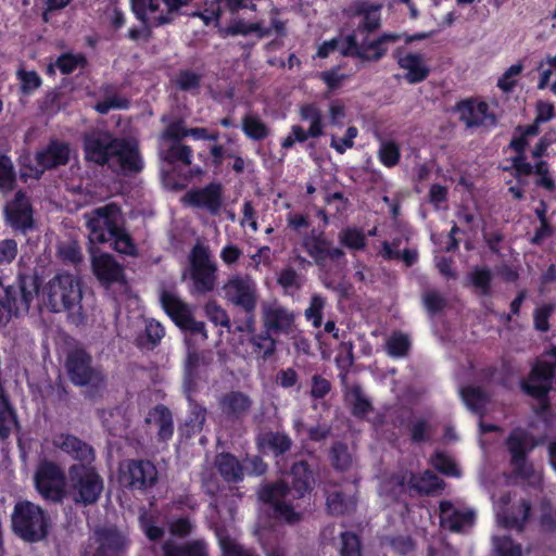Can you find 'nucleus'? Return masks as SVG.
I'll return each instance as SVG.
<instances>
[{
    "instance_id": "1",
    "label": "nucleus",
    "mask_w": 556,
    "mask_h": 556,
    "mask_svg": "<svg viewBox=\"0 0 556 556\" xmlns=\"http://www.w3.org/2000/svg\"><path fill=\"white\" fill-rule=\"evenodd\" d=\"M89 244H103L112 241V249L119 254L137 256L138 248L123 225L121 206L115 202L98 206L85 213Z\"/></svg>"
},
{
    "instance_id": "2",
    "label": "nucleus",
    "mask_w": 556,
    "mask_h": 556,
    "mask_svg": "<svg viewBox=\"0 0 556 556\" xmlns=\"http://www.w3.org/2000/svg\"><path fill=\"white\" fill-rule=\"evenodd\" d=\"M83 149L86 161L99 166L109 164L115 157L124 173H139L143 168L137 144L114 137L109 131L87 134Z\"/></svg>"
},
{
    "instance_id": "3",
    "label": "nucleus",
    "mask_w": 556,
    "mask_h": 556,
    "mask_svg": "<svg viewBox=\"0 0 556 556\" xmlns=\"http://www.w3.org/2000/svg\"><path fill=\"white\" fill-rule=\"evenodd\" d=\"M50 516L41 506L28 500L15 502L11 513V530L27 543H38L49 534Z\"/></svg>"
},
{
    "instance_id": "4",
    "label": "nucleus",
    "mask_w": 556,
    "mask_h": 556,
    "mask_svg": "<svg viewBox=\"0 0 556 556\" xmlns=\"http://www.w3.org/2000/svg\"><path fill=\"white\" fill-rule=\"evenodd\" d=\"M38 291V282L33 277L20 276L16 286H5L0 277V326L20 313H28Z\"/></svg>"
},
{
    "instance_id": "5",
    "label": "nucleus",
    "mask_w": 556,
    "mask_h": 556,
    "mask_svg": "<svg viewBox=\"0 0 556 556\" xmlns=\"http://www.w3.org/2000/svg\"><path fill=\"white\" fill-rule=\"evenodd\" d=\"M68 483L74 503L85 507L96 504L104 489L103 478L96 467L86 464L70 466Z\"/></svg>"
},
{
    "instance_id": "6",
    "label": "nucleus",
    "mask_w": 556,
    "mask_h": 556,
    "mask_svg": "<svg viewBox=\"0 0 556 556\" xmlns=\"http://www.w3.org/2000/svg\"><path fill=\"white\" fill-rule=\"evenodd\" d=\"M81 296L79 280L68 273L56 275L42 290L43 303L54 313L70 311L79 305Z\"/></svg>"
},
{
    "instance_id": "7",
    "label": "nucleus",
    "mask_w": 556,
    "mask_h": 556,
    "mask_svg": "<svg viewBox=\"0 0 556 556\" xmlns=\"http://www.w3.org/2000/svg\"><path fill=\"white\" fill-rule=\"evenodd\" d=\"M290 494V485L282 479L264 483L257 491L258 500L268 506L274 519L293 526L302 520V514L295 511L293 504L287 501Z\"/></svg>"
},
{
    "instance_id": "8",
    "label": "nucleus",
    "mask_w": 556,
    "mask_h": 556,
    "mask_svg": "<svg viewBox=\"0 0 556 556\" xmlns=\"http://www.w3.org/2000/svg\"><path fill=\"white\" fill-rule=\"evenodd\" d=\"M504 444L509 454V464L514 475L521 479H530L534 469L528 457L540 444V441L527 429L516 427L510 430Z\"/></svg>"
},
{
    "instance_id": "9",
    "label": "nucleus",
    "mask_w": 556,
    "mask_h": 556,
    "mask_svg": "<svg viewBox=\"0 0 556 556\" xmlns=\"http://www.w3.org/2000/svg\"><path fill=\"white\" fill-rule=\"evenodd\" d=\"M159 471L153 462L142 458L126 459L119 465L118 481L131 492L147 494L155 486Z\"/></svg>"
},
{
    "instance_id": "10",
    "label": "nucleus",
    "mask_w": 556,
    "mask_h": 556,
    "mask_svg": "<svg viewBox=\"0 0 556 556\" xmlns=\"http://www.w3.org/2000/svg\"><path fill=\"white\" fill-rule=\"evenodd\" d=\"M65 369L70 381L77 387L99 386L104 381L101 370L92 366L90 353L79 346L67 352Z\"/></svg>"
},
{
    "instance_id": "11",
    "label": "nucleus",
    "mask_w": 556,
    "mask_h": 556,
    "mask_svg": "<svg viewBox=\"0 0 556 556\" xmlns=\"http://www.w3.org/2000/svg\"><path fill=\"white\" fill-rule=\"evenodd\" d=\"M190 278L195 292H212L216 285L217 266L211 261L208 247L197 243L189 254Z\"/></svg>"
},
{
    "instance_id": "12",
    "label": "nucleus",
    "mask_w": 556,
    "mask_h": 556,
    "mask_svg": "<svg viewBox=\"0 0 556 556\" xmlns=\"http://www.w3.org/2000/svg\"><path fill=\"white\" fill-rule=\"evenodd\" d=\"M211 363L212 357L208 353L195 349L188 350L182 368V391L186 399L194 397L201 382L207 381V367Z\"/></svg>"
},
{
    "instance_id": "13",
    "label": "nucleus",
    "mask_w": 556,
    "mask_h": 556,
    "mask_svg": "<svg viewBox=\"0 0 556 556\" xmlns=\"http://www.w3.org/2000/svg\"><path fill=\"white\" fill-rule=\"evenodd\" d=\"M252 399L242 391L231 390L217 400L218 418L222 425L235 427L241 425L252 409Z\"/></svg>"
},
{
    "instance_id": "14",
    "label": "nucleus",
    "mask_w": 556,
    "mask_h": 556,
    "mask_svg": "<svg viewBox=\"0 0 556 556\" xmlns=\"http://www.w3.org/2000/svg\"><path fill=\"white\" fill-rule=\"evenodd\" d=\"M225 298L245 314L255 312L257 305V286L249 276L233 275L223 287Z\"/></svg>"
},
{
    "instance_id": "15",
    "label": "nucleus",
    "mask_w": 556,
    "mask_h": 556,
    "mask_svg": "<svg viewBox=\"0 0 556 556\" xmlns=\"http://www.w3.org/2000/svg\"><path fill=\"white\" fill-rule=\"evenodd\" d=\"M35 485L45 500L59 503L65 495L64 471L55 463L45 462L35 473Z\"/></svg>"
},
{
    "instance_id": "16",
    "label": "nucleus",
    "mask_w": 556,
    "mask_h": 556,
    "mask_svg": "<svg viewBox=\"0 0 556 556\" xmlns=\"http://www.w3.org/2000/svg\"><path fill=\"white\" fill-rule=\"evenodd\" d=\"M96 244H89L91 255V269L100 285L110 288L114 283L127 285V279L123 265H121L112 254H97Z\"/></svg>"
},
{
    "instance_id": "17",
    "label": "nucleus",
    "mask_w": 556,
    "mask_h": 556,
    "mask_svg": "<svg viewBox=\"0 0 556 556\" xmlns=\"http://www.w3.org/2000/svg\"><path fill=\"white\" fill-rule=\"evenodd\" d=\"M556 366L548 361H536L528 376L520 380L519 387L527 396H545L554 390L553 380Z\"/></svg>"
},
{
    "instance_id": "18",
    "label": "nucleus",
    "mask_w": 556,
    "mask_h": 556,
    "mask_svg": "<svg viewBox=\"0 0 556 556\" xmlns=\"http://www.w3.org/2000/svg\"><path fill=\"white\" fill-rule=\"evenodd\" d=\"M186 206L201 208L215 216L220 213L224 203V188L218 181H212L202 188H191L181 198Z\"/></svg>"
},
{
    "instance_id": "19",
    "label": "nucleus",
    "mask_w": 556,
    "mask_h": 556,
    "mask_svg": "<svg viewBox=\"0 0 556 556\" xmlns=\"http://www.w3.org/2000/svg\"><path fill=\"white\" fill-rule=\"evenodd\" d=\"M510 162L511 166L504 167L503 170L508 172L513 169V176L518 180V182L522 184V178L534 174L539 176L535 181L538 187L544 188L547 191L555 190L556 184L549 174V167L546 161L539 160L535 164H531L528 162L527 156H513L510 157Z\"/></svg>"
},
{
    "instance_id": "20",
    "label": "nucleus",
    "mask_w": 556,
    "mask_h": 556,
    "mask_svg": "<svg viewBox=\"0 0 556 556\" xmlns=\"http://www.w3.org/2000/svg\"><path fill=\"white\" fill-rule=\"evenodd\" d=\"M70 143L58 139H51L47 147L38 150L35 154V161L39 168H30L35 179H40L45 170L64 166L70 162Z\"/></svg>"
},
{
    "instance_id": "21",
    "label": "nucleus",
    "mask_w": 556,
    "mask_h": 556,
    "mask_svg": "<svg viewBox=\"0 0 556 556\" xmlns=\"http://www.w3.org/2000/svg\"><path fill=\"white\" fill-rule=\"evenodd\" d=\"M381 3L368 0H355L345 10V14L351 18L362 17L356 26V31L358 34L370 35L381 27Z\"/></svg>"
},
{
    "instance_id": "22",
    "label": "nucleus",
    "mask_w": 556,
    "mask_h": 556,
    "mask_svg": "<svg viewBox=\"0 0 556 556\" xmlns=\"http://www.w3.org/2000/svg\"><path fill=\"white\" fill-rule=\"evenodd\" d=\"M302 247L317 266H325L327 261H339L344 256L342 249L333 247L324 232L316 233L315 229L303 237Z\"/></svg>"
},
{
    "instance_id": "23",
    "label": "nucleus",
    "mask_w": 556,
    "mask_h": 556,
    "mask_svg": "<svg viewBox=\"0 0 556 556\" xmlns=\"http://www.w3.org/2000/svg\"><path fill=\"white\" fill-rule=\"evenodd\" d=\"M262 324L263 328L273 334H287L294 324V314L276 302L263 303Z\"/></svg>"
},
{
    "instance_id": "24",
    "label": "nucleus",
    "mask_w": 556,
    "mask_h": 556,
    "mask_svg": "<svg viewBox=\"0 0 556 556\" xmlns=\"http://www.w3.org/2000/svg\"><path fill=\"white\" fill-rule=\"evenodd\" d=\"M5 215L14 230L26 233L34 227L33 207L22 190L17 191L13 201L7 205Z\"/></svg>"
},
{
    "instance_id": "25",
    "label": "nucleus",
    "mask_w": 556,
    "mask_h": 556,
    "mask_svg": "<svg viewBox=\"0 0 556 556\" xmlns=\"http://www.w3.org/2000/svg\"><path fill=\"white\" fill-rule=\"evenodd\" d=\"M400 68L405 70V80L410 85H416L426 80L430 75V68L425 63L420 53L409 52L403 54V48H397L393 53Z\"/></svg>"
},
{
    "instance_id": "26",
    "label": "nucleus",
    "mask_w": 556,
    "mask_h": 556,
    "mask_svg": "<svg viewBox=\"0 0 556 556\" xmlns=\"http://www.w3.org/2000/svg\"><path fill=\"white\" fill-rule=\"evenodd\" d=\"M97 547L92 556H122L127 539L115 527L100 528L94 532Z\"/></svg>"
},
{
    "instance_id": "27",
    "label": "nucleus",
    "mask_w": 556,
    "mask_h": 556,
    "mask_svg": "<svg viewBox=\"0 0 556 556\" xmlns=\"http://www.w3.org/2000/svg\"><path fill=\"white\" fill-rule=\"evenodd\" d=\"M53 445L80 464L91 465L96 457L93 447L74 434L60 433L55 435Z\"/></svg>"
},
{
    "instance_id": "28",
    "label": "nucleus",
    "mask_w": 556,
    "mask_h": 556,
    "mask_svg": "<svg viewBox=\"0 0 556 556\" xmlns=\"http://www.w3.org/2000/svg\"><path fill=\"white\" fill-rule=\"evenodd\" d=\"M459 110L460 118L467 127L495 126L497 124L496 115L490 112L489 104L485 101L478 103L465 101Z\"/></svg>"
},
{
    "instance_id": "29",
    "label": "nucleus",
    "mask_w": 556,
    "mask_h": 556,
    "mask_svg": "<svg viewBox=\"0 0 556 556\" xmlns=\"http://www.w3.org/2000/svg\"><path fill=\"white\" fill-rule=\"evenodd\" d=\"M291 475V494L295 500L303 498L311 493L315 484L314 472L306 460L293 463L290 469Z\"/></svg>"
},
{
    "instance_id": "30",
    "label": "nucleus",
    "mask_w": 556,
    "mask_h": 556,
    "mask_svg": "<svg viewBox=\"0 0 556 556\" xmlns=\"http://www.w3.org/2000/svg\"><path fill=\"white\" fill-rule=\"evenodd\" d=\"M146 422L156 428V439L160 443H168L174 435V417L172 410L164 404L152 407L146 417Z\"/></svg>"
},
{
    "instance_id": "31",
    "label": "nucleus",
    "mask_w": 556,
    "mask_h": 556,
    "mask_svg": "<svg viewBox=\"0 0 556 556\" xmlns=\"http://www.w3.org/2000/svg\"><path fill=\"white\" fill-rule=\"evenodd\" d=\"M162 308L179 329H186V324L193 316L187 303L174 292L162 290L160 294Z\"/></svg>"
},
{
    "instance_id": "32",
    "label": "nucleus",
    "mask_w": 556,
    "mask_h": 556,
    "mask_svg": "<svg viewBox=\"0 0 556 556\" xmlns=\"http://www.w3.org/2000/svg\"><path fill=\"white\" fill-rule=\"evenodd\" d=\"M162 308L179 329H186V324L193 316L187 303L174 292L162 290L160 294Z\"/></svg>"
},
{
    "instance_id": "33",
    "label": "nucleus",
    "mask_w": 556,
    "mask_h": 556,
    "mask_svg": "<svg viewBox=\"0 0 556 556\" xmlns=\"http://www.w3.org/2000/svg\"><path fill=\"white\" fill-rule=\"evenodd\" d=\"M162 308L179 329H186V324L193 316L187 303L174 292L162 290L160 294Z\"/></svg>"
},
{
    "instance_id": "34",
    "label": "nucleus",
    "mask_w": 556,
    "mask_h": 556,
    "mask_svg": "<svg viewBox=\"0 0 556 556\" xmlns=\"http://www.w3.org/2000/svg\"><path fill=\"white\" fill-rule=\"evenodd\" d=\"M163 556H210L205 539H195L184 543L167 540L162 544Z\"/></svg>"
},
{
    "instance_id": "35",
    "label": "nucleus",
    "mask_w": 556,
    "mask_h": 556,
    "mask_svg": "<svg viewBox=\"0 0 556 556\" xmlns=\"http://www.w3.org/2000/svg\"><path fill=\"white\" fill-rule=\"evenodd\" d=\"M186 400L189 404V410L185 422L179 426L178 430L182 438L191 439L203 430L207 410L205 406L197 402L194 397Z\"/></svg>"
},
{
    "instance_id": "36",
    "label": "nucleus",
    "mask_w": 556,
    "mask_h": 556,
    "mask_svg": "<svg viewBox=\"0 0 556 556\" xmlns=\"http://www.w3.org/2000/svg\"><path fill=\"white\" fill-rule=\"evenodd\" d=\"M532 505L527 498H520L511 504L502 518V523L507 529L522 532L531 516Z\"/></svg>"
},
{
    "instance_id": "37",
    "label": "nucleus",
    "mask_w": 556,
    "mask_h": 556,
    "mask_svg": "<svg viewBox=\"0 0 556 556\" xmlns=\"http://www.w3.org/2000/svg\"><path fill=\"white\" fill-rule=\"evenodd\" d=\"M215 467L227 483H239L244 478V468L231 453L223 452L215 457Z\"/></svg>"
},
{
    "instance_id": "38",
    "label": "nucleus",
    "mask_w": 556,
    "mask_h": 556,
    "mask_svg": "<svg viewBox=\"0 0 556 556\" xmlns=\"http://www.w3.org/2000/svg\"><path fill=\"white\" fill-rule=\"evenodd\" d=\"M203 67L180 68L172 79L173 86L182 92L199 93L204 78Z\"/></svg>"
},
{
    "instance_id": "39",
    "label": "nucleus",
    "mask_w": 556,
    "mask_h": 556,
    "mask_svg": "<svg viewBox=\"0 0 556 556\" xmlns=\"http://www.w3.org/2000/svg\"><path fill=\"white\" fill-rule=\"evenodd\" d=\"M441 522L453 532H459L473 522V513L453 510L451 502L440 503Z\"/></svg>"
},
{
    "instance_id": "40",
    "label": "nucleus",
    "mask_w": 556,
    "mask_h": 556,
    "mask_svg": "<svg viewBox=\"0 0 556 556\" xmlns=\"http://www.w3.org/2000/svg\"><path fill=\"white\" fill-rule=\"evenodd\" d=\"M292 444L290 435L280 431H267L258 438V445L263 450H268L276 458L287 454Z\"/></svg>"
},
{
    "instance_id": "41",
    "label": "nucleus",
    "mask_w": 556,
    "mask_h": 556,
    "mask_svg": "<svg viewBox=\"0 0 556 556\" xmlns=\"http://www.w3.org/2000/svg\"><path fill=\"white\" fill-rule=\"evenodd\" d=\"M326 506L332 516H344L355 511L357 500L355 495L348 494L342 490H334L327 494Z\"/></svg>"
},
{
    "instance_id": "42",
    "label": "nucleus",
    "mask_w": 556,
    "mask_h": 556,
    "mask_svg": "<svg viewBox=\"0 0 556 556\" xmlns=\"http://www.w3.org/2000/svg\"><path fill=\"white\" fill-rule=\"evenodd\" d=\"M407 484L409 489L425 495H429L435 491L443 490L445 486L444 480L430 469L425 470L419 476L410 472Z\"/></svg>"
},
{
    "instance_id": "43",
    "label": "nucleus",
    "mask_w": 556,
    "mask_h": 556,
    "mask_svg": "<svg viewBox=\"0 0 556 556\" xmlns=\"http://www.w3.org/2000/svg\"><path fill=\"white\" fill-rule=\"evenodd\" d=\"M402 39V35L397 33H382L370 41L364 40V49L368 53L367 59L362 61L377 62L381 60L388 52V43H394Z\"/></svg>"
},
{
    "instance_id": "44",
    "label": "nucleus",
    "mask_w": 556,
    "mask_h": 556,
    "mask_svg": "<svg viewBox=\"0 0 556 556\" xmlns=\"http://www.w3.org/2000/svg\"><path fill=\"white\" fill-rule=\"evenodd\" d=\"M249 343L252 346V352L264 362L269 359L277 349V339L264 328L261 332L250 336Z\"/></svg>"
},
{
    "instance_id": "45",
    "label": "nucleus",
    "mask_w": 556,
    "mask_h": 556,
    "mask_svg": "<svg viewBox=\"0 0 556 556\" xmlns=\"http://www.w3.org/2000/svg\"><path fill=\"white\" fill-rule=\"evenodd\" d=\"M540 125L541 123L534 118L532 124L527 126L518 125L515 128L516 134L513 136L508 144V149L516 153L514 156H527L526 150L527 147L529 146L528 138L539 135Z\"/></svg>"
},
{
    "instance_id": "46",
    "label": "nucleus",
    "mask_w": 556,
    "mask_h": 556,
    "mask_svg": "<svg viewBox=\"0 0 556 556\" xmlns=\"http://www.w3.org/2000/svg\"><path fill=\"white\" fill-rule=\"evenodd\" d=\"M460 395L469 410L480 416L484 415L490 396L481 387H464Z\"/></svg>"
},
{
    "instance_id": "47",
    "label": "nucleus",
    "mask_w": 556,
    "mask_h": 556,
    "mask_svg": "<svg viewBox=\"0 0 556 556\" xmlns=\"http://www.w3.org/2000/svg\"><path fill=\"white\" fill-rule=\"evenodd\" d=\"M241 128L243 134L253 141H262L266 139L270 129L262 118L252 113H247L241 119Z\"/></svg>"
},
{
    "instance_id": "48",
    "label": "nucleus",
    "mask_w": 556,
    "mask_h": 556,
    "mask_svg": "<svg viewBox=\"0 0 556 556\" xmlns=\"http://www.w3.org/2000/svg\"><path fill=\"white\" fill-rule=\"evenodd\" d=\"M299 115L301 121L309 123L311 137L319 138L324 135V118L320 109L316 103H305L300 106Z\"/></svg>"
},
{
    "instance_id": "49",
    "label": "nucleus",
    "mask_w": 556,
    "mask_h": 556,
    "mask_svg": "<svg viewBox=\"0 0 556 556\" xmlns=\"http://www.w3.org/2000/svg\"><path fill=\"white\" fill-rule=\"evenodd\" d=\"M468 279L470 285L477 290L480 296L492 295L493 275L489 267H473V269L468 275Z\"/></svg>"
},
{
    "instance_id": "50",
    "label": "nucleus",
    "mask_w": 556,
    "mask_h": 556,
    "mask_svg": "<svg viewBox=\"0 0 556 556\" xmlns=\"http://www.w3.org/2000/svg\"><path fill=\"white\" fill-rule=\"evenodd\" d=\"M276 281L286 295H293L303 287L301 275L292 266L283 267L278 273Z\"/></svg>"
},
{
    "instance_id": "51",
    "label": "nucleus",
    "mask_w": 556,
    "mask_h": 556,
    "mask_svg": "<svg viewBox=\"0 0 556 556\" xmlns=\"http://www.w3.org/2000/svg\"><path fill=\"white\" fill-rule=\"evenodd\" d=\"M346 401L351 402V413L354 417L362 419L372 410L371 402L363 394L359 386H352L348 394Z\"/></svg>"
},
{
    "instance_id": "52",
    "label": "nucleus",
    "mask_w": 556,
    "mask_h": 556,
    "mask_svg": "<svg viewBox=\"0 0 556 556\" xmlns=\"http://www.w3.org/2000/svg\"><path fill=\"white\" fill-rule=\"evenodd\" d=\"M88 64L87 58L83 53H62L54 62V65L63 75L74 73L78 67L85 68Z\"/></svg>"
},
{
    "instance_id": "53",
    "label": "nucleus",
    "mask_w": 556,
    "mask_h": 556,
    "mask_svg": "<svg viewBox=\"0 0 556 556\" xmlns=\"http://www.w3.org/2000/svg\"><path fill=\"white\" fill-rule=\"evenodd\" d=\"M379 162L388 168H392L400 163L401 149L394 140H382L378 150Z\"/></svg>"
},
{
    "instance_id": "54",
    "label": "nucleus",
    "mask_w": 556,
    "mask_h": 556,
    "mask_svg": "<svg viewBox=\"0 0 556 556\" xmlns=\"http://www.w3.org/2000/svg\"><path fill=\"white\" fill-rule=\"evenodd\" d=\"M340 243L355 251H361L366 247V237L361 228L346 227L339 232Z\"/></svg>"
},
{
    "instance_id": "55",
    "label": "nucleus",
    "mask_w": 556,
    "mask_h": 556,
    "mask_svg": "<svg viewBox=\"0 0 556 556\" xmlns=\"http://www.w3.org/2000/svg\"><path fill=\"white\" fill-rule=\"evenodd\" d=\"M340 53L342 56H352L359 60L368 58V53H366V49H364V40L362 43L357 41L356 29L344 38H341Z\"/></svg>"
},
{
    "instance_id": "56",
    "label": "nucleus",
    "mask_w": 556,
    "mask_h": 556,
    "mask_svg": "<svg viewBox=\"0 0 556 556\" xmlns=\"http://www.w3.org/2000/svg\"><path fill=\"white\" fill-rule=\"evenodd\" d=\"M326 306V299L318 293L311 296L309 305L304 312L305 318L312 323L314 328H319L323 325V312Z\"/></svg>"
},
{
    "instance_id": "57",
    "label": "nucleus",
    "mask_w": 556,
    "mask_h": 556,
    "mask_svg": "<svg viewBox=\"0 0 556 556\" xmlns=\"http://www.w3.org/2000/svg\"><path fill=\"white\" fill-rule=\"evenodd\" d=\"M381 255L387 261L402 260L407 267L413 266L418 260L416 250L404 249L402 252L391 248L388 241L382 242Z\"/></svg>"
},
{
    "instance_id": "58",
    "label": "nucleus",
    "mask_w": 556,
    "mask_h": 556,
    "mask_svg": "<svg viewBox=\"0 0 556 556\" xmlns=\"http://www.w3.org/2000/svg\"><path fill=\"white\" fill-rule=\"evenodd\" d=\"M330 462L336 470L345 471L350 468L352 458L344 443L336 442L332 444L330 448Z\"/></svg>"
},
{
    "instance_id": "59",
    "label": "nucleus",
    "mask_w": 556,
    "mask_h": 556,
    "mask_svg": "<svg viewBox=\"0 0 556 556\" xmlns=\"http://www.w3.org/2000/svg\"><path fill=\"white\" fill-rule=\"evenodd\" d=\"M192 149L180 142L172 143L166 151L165 161L169 164L181 162L185 165L192 163Z\"/></svg>"
},
{
    "instance_id": "60",
    "label": "nucleus",
    "mask_w": 556,
    "mask_h": 556,
    "mask_svg": "<svg viewBox=\"0 0 556 556\" xmlns=\"http://www.w3.org/2000/svg\"><path fill=\"white\" fill-rule=\"evenodd\" d=\"M496 556H522V546L509 535L496 536L493 541Z\"/></svg>"
},
{
    "instance_id": "61",
    "label": "nucleus",
    "mask_w": 556,
    "mask_h": 556,
    "mask_svg": "<svg viewBox=\"0 0 556 556\" xmlns=\"http://www.w3.org/2000/svg\"><path fill=\"white\" fill-rule=\"evenodd\" d=\"M16 76L21 83L20 90L23 94L29 96L42 85V79L36 71L21 68L16 72Z\"/></svg>"
},
{
    "instance_id": "62",
    "label": "nucleus",
    "mask_w": 556,
    "mask_h": 556,
    "mask_svg": "<svg viewBox=\"0 0 556 556\" xmlns=\"http://www.w3.org/2000/svg\"><path fill=\"white\" fill-rule=\"evenodd\" d=\"M539 523L544 532L553 533L556 531V508L549 500L544 498L540 504Z\"/></svg>"
},
{
    "instance_id": "63",
    "label": "nucleus",
    "mask_w": 556,
    "mask_h": 556,
    "mask_svg": "<svg viewBox=\"0 0 556 556\" xmlns=\"http://www.w3.org/2000/svg\"><path fill=\"white\" fill-rule=\"evenodd\" d=\"M220 556H258L252 548H247L230 536L219 538Z\"/></svg>"
},
{
    "instance_id": "64",
    "label": "nucleus",
    "mask_w": 556,
    "mask_h": 556,
    "mask_svg": "<svg viewBox=\"0 0 556 556\" xmlns=\"http://www.w3.org/2000/svg\"><path fill=\"white\" fill-rule=\"evenodd\" d=\"M340 556H362V543L357 534L344 531L341 534Z\"/></svg>"
}]
</instances>
